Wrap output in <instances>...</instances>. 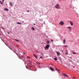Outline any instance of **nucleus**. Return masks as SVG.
Instances as JSON below:
<instances>
[{
    "label": "nucleus",
    "instance_id": "obj_6",
    "mask_svg": "<svg viewBox=\"0 0 79 79\" xmlns=\"http://www.w3.org/2000/svg\"><path fill=\"white\" fill-rule=\"evenodd\" d=\"M70 23L71 26H73V23L71 22V21H70Z\"/></svg>",
    "mask_w": 79,
    "mask_h": 79
},
{
    "label": "nucleus",
    "instance_id": "obj_21",
    "mask_svg": "<svg viewBox=\"0 0 79 79\" xmlns=\"http://www.w3.org/2000/svg\"><path fill=\"white\" fill-rule=\"evenodd\" d=\"M73 79H76V77H73Z\"/></svg>",
    "mask_w": 79,
    "mask_h": 79
},
{
    "label": "nucleus",
    "instance_id": "obj_33",
    "mask_svg": "<svg viewBox=\"0 0 79 79\" xmlns=\"http://www.w3.org/2000/svg\"><path fill=\"white\" fill-rule=\"evenodd\" d=\"M30 68H32L31 66H30Z\"/></svg>",
    "mask_w": 79,
    "mask_h": 79
},
{
    "label": "nucleus",
    "instance_id": "obj_2",
    "mask_svg": "<svg viewBox=\"0 0 79 79\" xmlns=\"http://www.w3.org/2000/svg\"><path fill=\"white\" fill-rule=\"evenodd\" d=\"M49 48V45L47 44L46 46H45V49H48Z\"/></svg>",
    "mask_w": 79,
    "mask_h": 79
},
{
    "label": "nucleus",
    "instance_id": "obj_30",
    "mask_svg": "<svg viewBox=\"0 0 79 79\" xmlns=\"http://www.w3.org/2000/svg\"><path fill=\"white\" fill-rule=\"evenodd\" d=\"M34 25H35V23H34Z\"/></svg>",
    "mask_w": 79,
    "mask_h": 79
},
{
    "label": "nucleus",
    "instance_id": "obj_1",
    "mask_svg": "<svg viewBox=\"0 0 79 79\" xmlns=\"http://www.w3.org/2000/svg\"><path fill=\"white\" fill-rule=\"evenodd\" d=\"M55 7L57 9H59L60 8V5L58 4H56V5L55 6Z\"/></svg>",
    "mask_w": 79,
    "mask_h": 79
},
{
    "label": "nucleus",
    "instance_id": "obj_35",
    "mask_svg": "<svg viewBox=\"0 0 79 79\" xmlns=\"http://www.w3.org/2000/svg\"><path fill=\"white\" fill-rule=\"evenodd\" d=\"M27 58H29V57H27Z\"/></svg>",
    "mask_w": 79,
    "mask_h": 79
},
{
    "label": "nucleus",
    "instance_id": "obj_27",
    "mask_svg": "<svg viewBox=\"0 0 79 79\" xmlns=\"http://www.w3.org/2000/svg\"><path fill=\"white\" fill-rule=\"evenodd\" d=\"M1 4H2H2H3V2H1Z\"/></svg>",
    "mask_w": 79,
    "mask_h": 79
},
{
    "label": "nucleus",
    "instance_id": "obj_7",
    "mask_svg": "<svg viewBox=\"0 0 79 79\" xmlns=\"http://www.w3.org/2000/svg\"><path fill=\"white\" fill-rule=\"evenodd\" d=\"M56 53H57V54L58 55V56H60V53L59 52H56Z\"/></svg>",
    "mask_w": 79,
    "mask_h": 79
},
{
    "label": "nucleus",
    "instance_id": "obj_36",
    "mask_svg": "<svg viewBox=\"0 0 79 79\" xmlns=\"http://www.w3.org/2000/svg\"><path fill=\"white\" fill-rule=\"evenodd\" d=\"M1 1H0V3H1Z\"/></svg>",
    "mask_w": 79,
    "mask_h": 79
},
{
    "label": "nucleus",
    "instance_id": "obj_38",
    "mask_svg": "<svg viewBox=\"0 0 79 79\" xmlns=\"http://www.w3.org/2000/svg\"><path fill=\"white\" fill-rule=\"evenodd\" d=\"M24 55H25V52H24Z\"/></svg>",
    "mask_w": 79,
    "mask_h": 79
},
{
    "label": "nucleus",
    "instance_id": "obj_10",
    "mask_svg": "<svg viewBox=\"0 0 79 79\" xmlns=\"http://www.w3.org/2000/svg\"><path fill=\"white\" fill-rule=\"evenodd\" d=\"M46 44H50V41H49V40H47V42L46 43Z\"/></svg>",
    "mask_w": 79,
    "mask_h": 79
},
{
    "label": "nucleus",
    "instance_id": "obj_19",
    "mask_svg": "<svg viewBox=\"0 0 79 79\" xmlns=\"http://www.w3.org/2000/svg\"><path fill=\"white\" fill-rule=\"evenodd\" d=\"M15 41H17V42H19V40H15Z\"/></svg>",
    "mask_w": 79,
    "mask_h": 79
},
{
    "label": "nucleus",
    "instance_id": "obj_20",
    "mask_svg": "<svg viewBox=\"0 0 79 79\" xmlns=\"http://www.w3.org/2000/svg\"><path fill=\"white\" fill-rule=\"evenodd\" d=\"M6 10V11H8V10H9L8 9H6V10Z\"/></svg>",
    "mask_w": 79,
    "mask_h": 79
},
{
    "label": "nucleus",
    "instance_id": "obj_12",
    "mask_svg": "<svg viewBox=\"0 0 79 79\" xmlns=\"http://www.w3.org/2000/svg\"><path fill=\"white\" fill-rule=\"evenodd\" d=\"M65 42H66V40H65V39H64V41H63V43H64V44H65Z\"/></svg>",
    "mask_w": 79,
    "mask_h": 79
},
{
    "label": "nucleus",
    "instance_id": "obj_9",
    "mask_svg": "<svg viewBox=\"0 0 79 79\" xmlns=\"http://www.w3.org/2000/svg\"><path fill=\"white\" fill-rule=\"evenodd\" d=\"M33 56H34V57H35L36 59H37V56H36L35 55V54H33Z\"/></svg>",
    "mask_w": 79,
    "mask_h": 79
},
{
    "label": "nucleus",
    "instance_id": "obj_4",
    "mask_svg": "<svg viewBox=\"0 0 79 79\" xmlns=\"http://www.w3.org/2000/svg\"><path fill=\"white\" fill-rule=\"evenodd\" d=\"M67 28L68 29H69V31H71V30L72 29V28H71V27H67Z\"/></svg>",
    "mask_w": 79,
    "mask_h": 79
},
{
    "label": "nucleus",
    "instance_id": "obj_32",
    "mask_svg": "<svg viewBox=\"0 0 79 79\" xmlns=\"http://www.w3.org/2000/svg\"><path fill=\"white\" fill-rule=\"evenodd\" d=\"M4 2V0H3L2 2Z\"/></svg>",
    "mask_w": 79,
    "mask_h": 79
},
{
    "label": "nucleus",
    "instance_id": "obj_31",
    "mask_svg": "<svg viewBox=\"0 0 79 79\" xmlns=\"http://www.w3.org/2000/svg\"><path fill=\"white\" fill-rule=\"evenodd\" d=\"M2 29H4V28H3V27H2Z\"/></svg>",
    "mask_w": 79,
    "mask_h": 79
},
{
    "label": "nucleus",
    "instance_id": "obj_29",
    "mask_svg": "<svg viewBox=\"0 0 79 79\" xmlns=\"http://www.w3.org/2000/svg\"><path fill=\"white\" fill-rule=\"evenodd\" d=\"M40 58H42V57L41 56V57H40Z\"/></svg>",
    "mask_w": 79,
    "mask_h": 79
},
{
    "label": "nucleus",
    "instance_id": "obj_18",
    "mask_svg": "<svg viewBox=\"0 0 79 79\" xmlns=\"http://www.w3.org/2000/svg\"><path fill=\"white\" fill-rule=\"evenodd\" d=\"M17 24H21V23H20L19 22H17Z\"/></svg>",
    "mask_w": 79,
    "mask_h": 79
},
{
    "label": "nucleus",
    "instance_id": "obj_22",
    "mask_svg": "<svg viewBox=\"0 0 79 79\" xmlns=\"http://www.w3.org/2000/svg\"><path fill=\"white\" fill-rule=\"evenodd\" d=\"M66 54L67 55H68V52H66Z\"/></svg>",
    "mask_w": 79,
    "mask_h": 79
},
{
    "label": "nucleus",
    "instance_id": "obj_37",
    "mask_svg": "<svg viewBox=\"0 0 79 79\" xmlns=\"http://www.w3.org/2000/svg\"><path fill=\"white\" fill-rule=\"evenodd\" d=\"M25 61V60H24L23 61H24V62H25V61Z\"/></svg>",
    "mask_w": 79,
    "mask_h": 79
},
{
    "label": "nucleus",
    "instance_id": "obj_23",
    "mask_svg": "<svg viewBox=\"0 0 79 79\" xmlns=\"http://www.w3.org/2000/svg\"><path fill=\"white\" fill-rule=\"evenodd\" d=\"M51 41H52V42H53V40H52V39H51Z\"/></svg>",
    "mask_w": 79,
    "mask_h": 79
},
{
    "label": "nucleus",
    "instance_id": "obj_11",
    "mask_svg": "<svg viewBox=\"0 0 79 79\" xmlns=\"http://www.w3.org/2000/svg\"><path fill=\"white\" fill-rule=\"evenodd\" d=\"M50 69H51V71H53V70H54L53 69V68H52V67H51V68H50Z\"/></svg>",
    "mask_w": 79,
    "mask_h": 79
},
{
    "label": "nucleus",
    "instance_id": "obj_14",
    "mask_svg": "<svg viewBox=\"0 0 79 79\" xmlns=\"http://www.w3.org/2000/svg\"><path fill=\"white\" fill-rule=\"evenodd\" d=\"M56 70H57V71H59V73L60 72V70L58 69H57V68H56Z\"/></svg>",
    "mask_w": 79,
    "mask_h": 79
},
{
    "label": "nucleus",
    "instance_id": "obj_5",
    "mask_svg": "<svg viewBox=\"0 0 79 79\" xmlns=\"http://www.w3.org/2000/svg\"><path fill=\"white\" fill-rule=\"evenodd\" d=\"M63 75L64 76H65V77H68V75L65 73L63 74Z\"/></svg>",
    "mask_w": 79,
    "mask_h": 79
},
{
    "label": "nucleus",
    "instance_id": "obj_13",
    "mask_svg": "<svg viewBox=\"0 0 79 79\" xmlns=\"http://www.w3.org/2000/svg\"><path fill=\"white\" fill-rule=\"evenodd\" d=\"M31 29L33 31H34L35 30V28H34V27H32Z\"/></svg>",
    "mask_w": 79,
    "mask_h": 79
},
{
    "label": "nucleus",
    "instance_id": "obj_15",
    "mask_svg": "<svg viewBox=\"0 0 79 79\" xmlns=\"http://www.w3.org/2000/svg\"><path fill=\"white\" fill-rule=\"evenodd\" d=\"M36 64H38L39 65L40 64V63L38 62H36Z\"/></svg>",
    "mask_w": 79,
    "mask_h": 79
},
{
    "label": "nucleus",
    "instance_id": "obj_17",
    "mask_svg": "<svg viewBox=\"0 0 79 79\" xmlns=\"http://www.w3.org/2000/svg\"><path fill=\"white\" fill-rule=\"evenodd\" d=\"M54 59L55 60V61H56V60H57V58H54Z\"/></svg>",
    "mask_w": 79,
    "mask_h": 79
},
{
    "label": "nucleus",
    "instance_id": "obj_25",
    "mask_svg": "<svg viewBox=\"0 0 79 79\" xmlns=\"http://www.w3.org/2000/svg\"><path fill=\"white\" fill-rule=\"evenodd\" d=\"M27 12H29V10H28L27 11Z\"/></svg>",
    "mask_w": 79,
    "mask_h": 79
},
{
    "label": "nucleus",
    "instance_id": "obj_3",
    "mask_svg": "<svg viewBox=\"0 0 79 79\" xmlns=\"http://www.w3.org/2000/svg\"><path fill=\"white\" fill-rule=\"evenodd\" d=\"M60 24L62 26H63V25L64 24V23H63V22L62 21L60 22Z\"/></svg>",
    "mask_w": 79,
    "mask_h": 79
},
{
    "label": "nucleus",
    "instance_id": "obj_39",
    "mask_svg": "<svg viewBox=\"0 0 79 79\" xmlns=\"http://www.w3.org/2000/svg\"><path fill=\"white\" fill-rule=\"evenodd\" d=\"M23 14H24V13H23Z\"/></svg>",
    "mask_w": 79,
    "mask_h": 79
},
{
    "label": "nucleus",
    "instance_id": "obj_34",
    "mask_svg": "<svg viewBox=\"0 0 79 79\" xmlns=\"http://www.w3.org/2000/svg\"><path fill=\"white\" fill-rule=\"evenodd\" d=\"M26 68H27V69H28V68H27V66H26Z\"/></svg>",
    "mask_w": 79,
    "mask_h": 79
},
{
    "label": "nucleus",
    "instance_id": "obj_16",
    "mask_svg": "<svg viewBox=\"0 0 79 79\" xmlns=\"http://www.w3.org/2000/svg\"><path fill=\"white\" fill-rule=\"evenodd\" d=\"M73 54H74L75 55H76V52H73Z\"/></svg>",
    "mask_w": 79,
    "mask_h": 79
},
{
    "label": "nucleus",
    "instance_id": "obj_26",
    "mask_svg": "<svg viewBox=\"0 0 79 79\" xmlns=\"http://www.w3.org/2000/svg\"><path fill=\"white\" fill-rule=\"evenodd\" d=\"M21 57H22L23 58V56H21Z\"/></svg>",
    "mask_w": 79,
    "mask_h": 79
},
{
    "label": "nucleus",
    "instance_id": "obj_28",
    "mask_svg": "<svg viewBox=\"0 0 79 79\" xmlns=\"http://www.w3.org/2000/svg\"><path fill=\"white\" fill-rule=\"evenodd\" d=\"M7 33H8V34H10V32H8Z\"/></svg>",
    "mask_w": 79,
    "mask_h": 79
},
{
    "label": "nucleus",
    "instance_id": "obj_8",
    "mask_svg": "<svg viewBox=\"0 0 79 79\" xmlns=\"http://www.w3.org/2000/svg\"><path fill=\"white\" fill-rule=\"evenodd\" d=\"M9 3L10 6H13V3L12 2H10Z\"/></svg>",
    "mask_w": 79,
    "mask_h": 79
},
{
    "label": "nucleus",
    "instance_id": "obj_24",
    "mask_svg": "<svg viewBox=\"0 0 79 79\" xmlns=\"http://www.w3.org/2000/svg\"><path fill=\"white\" fill-rule=\"evenodd\" d=\"M65 47H67V48L68 47V46H67V45H65Z\"/></svg>",
    "mask_w": 79,
    "mask_h": 79
}]
</instances>
